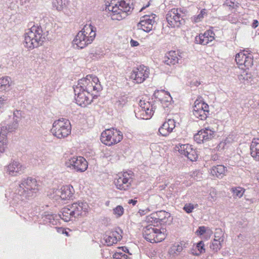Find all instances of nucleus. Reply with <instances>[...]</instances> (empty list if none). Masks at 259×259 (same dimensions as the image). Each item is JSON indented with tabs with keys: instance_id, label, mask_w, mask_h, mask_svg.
<instances>
[{
	"instance_id": "7",
	"label": "nucleus",
	"mask_w": 259,
	"mask_h": 259,
	"mask_svg": "<svg viewBox=\"0 0 259 259\" xmlns=\"http://www.w3.org/2000/svg\"><path fill=\"white\" fill-rule=\"evenodd\" d=\"M143 236L145 239L151 243L159 242L166 238V230L164 228L159 229L150 224L144 228Z\"/></svg>"
},
{
	"instance_id": "11",
	"label": "nucleus",
	"mask_w": 259,
	"mask_h": 259,
	"mask_svg": "<svg viewBox=\"0 0 259 259\" xmlns=\"http://www.w3.org/2000/svg\"><path fill=\"white\" fill-rule=\"evenodd\" d=\"M218 130V125L214 122L209 126L201 129L194 136V140L198 144H201L212 139Z\"/></svg>"
},
{
	"instance_id": "18",
	"label": "nucleus",
	"mask_w": 259,
	"mask_h": 259,
	"mask_svg": "<svg viewBox=\"0 0 259 259\" xmlns=\"http://www.w3.org/2000/svg\"><path fill=\"white\" fill-rule=\"evenodd\" d=\"M139 105L140 109L136 113V116L143 119H150L154 112V108L151 103L145 100H140Z\"/></svg>"
},
{
	"instance_id": "54",
	"label": "nucleus",
	"mask_w": 259,
	"mask_h": 259,
	"mask_svg": "<svg viewBox=\"0 0 259 259\" xmlns=\"http://www.w3.org/2000/svg\"><path fill=\"white\" fill-rule=\"evenodd\" d=\"M8 100L7 97L3 96L0 97V108L4 107L5 104H6Z\"/></svg>"
},
{
	"instance_id": "38",
	"label": "nucleus",
	"mask_w": 259,
	"mask_h": 259,
	"mask_svg": "<svg viewBox=\"0 0 259 259\" xmlns=\"http://www.w3.org/2000/svg\"><path fill=\"white\" fill-rule=\"evenodd\" d=\"M223 242H219L217 240H213L210 245L211 250L214 252H217L222 247V243Z\"/></svg>"
},
{
	"instance_id": "13",
	"label": "nucleus",
	"mask_w": 259,
	"mask_h": 259,
	"mask_svg": "<svg viewBox=\"0 0 259 259\" xmlns=\"http://www.w3.org/2000/svg\"><path fill=\"white\" fill-rule=\"evenodd\" d=\"M76 103L81 107H86L90 104L93 99L97 97L92 93L84 90L78 86L74 89Z\"/></svg>"
},
{
	"instance_id": "15",
	"label": "nucleus",
	"mask_w": 259,
	"mask_h": 259,
	"mask_svg": "<svg viewBox=\"0 0 259 259\" xmlns=\"http://www.w3.org/2000/svg\"><path fill=\"white\" fill-rule=\"evenodd\" d=\"M74 192L73 187L70 185L62 186L61 189H53L50 193V197L56 200L61 199L67 200L70 199Z\"/></svg>"
},
{
	"instance_id": "5",
	"label": "nucleus",
	"mask_w": 259,
	"mask_h": 259,
	"mask_svg": "<svg viewBox=\"0 0 259 259\" xmlns=\"http://www.w3.org/2000/svg\"><path fill=\"white\" fill-rule=\"evenodd\" d=\"M19 194L26 199L34 198L38 191L36 180L31 178L24 179L21 181L18 189Z\"/></svg>"
},
{
	"instance_id": "49",
	"label": "nucleus",
	"mask_w": 259,
	"mask_h": 259,
	"mask_svg": "<svg viewBox=\"0 0 259 259\" xmlns=\"http://www.w3.org/2000/svg\"><path fill=\"white\" fill-rule=\"evenodd\" d=\"M127 98L125 97H120L118 101H116V105L118 107H122L123 105L125 104L127 102Z\"/></svg>"
},
{
	"instance_id": "21",
	"label": "nucleus",
	"mask_w": 259,
	"mask_h": 259,
	"mask_svg": "<svg viewBox=\"0 0 259 259\" xmlns=\"http://www.w3.org/2000/svg\"><path fill=\"white\" fill-rule=\"evenodd\" d=\"M155 17L156 15L154 14L143 16L137 24L138 29L146 32H149L152 30L153 25L155 23Z\"/></svg>"
},
{
	"instance_id": "51",
	"label": "nucleus",
	"mask_w": 259,
	"mask_h": 259,
	"mask_svg": "<svg viewBox=\"0 0 259 259\" xmlns=\"http://www.w3.org/2000/svg\"><path fill=\"white\" fill-rule=\"evenodd\" d=\"M217 191L215 188H211L209 190V196L214 200L217 198Z\"/></svg>"
},
{
	"instance_id": "31",
	"label": "nucleus",
	"mask_w": 259,
	"mask_h": 259,
	"mask_svg": "<svg viewBox=\"0 0 259 259\" xmlns=\"http://www.w3.org/2000/svg\"><path fill=\"white\" fill-rule=\"evenodd\" d=\"M7 127L0 128V153H3L7 147L8 140L6 130Z\"/></svg>"
},
{
	"instance_id": "27",
	"label": "nucleus",
	"mask_w": 259,
	"mask_h": 259,
	"mask_svg": "<svg viewBox=\"0 0 259 259\" xmlns=\"http://www.w3.org/2000/svg\"><path fill=\"white\" fill-rule=\"evenodd\" d=\"M180 57V55L178 52L171 51L166 54L164 62L168 65H175L178 63Z\"/></svg>"
},
{
	"instance_id": "39",
	"label": "nucleus",
	"mask_w": 259,
	"mask_h": 259,
	"mask_svg": "<svg viewBox=\"0 0 259 259\" xmlns=\"http://www.w3.org/2000/svg\"><path fill=\"white\" fill-rule=\"evenodd\" d=\"M195 249H197V251L195 253L193 252V254L196 255H199L202 253H203L205 251V249L204 248V243L201 241L197 243Z\"/></svg>"
},
{
	"instance_id": "41",
	"label": "nucleus",
	"mask_w": 259,
	"mask_h": 259,
	"mask_svg": "<svg viewBox=\"0 0 259 259\" xmlns=\"http://www.w3.org/2000/svg\"><path fill=\"white\" fill-rule=\"evenodd\" d=\"M206 13L205 9L202 10L198 15L194 16L192 17V21L195 23H197L202 21L204 16L206 15Z\"/></svg>"
},
{
	"instance_id": "25",
	"label": "nucleus",
	"mask_w": 259,
	"mask_h": 259,
	"mask_svg": "<svg viewBox=\"0 0 259 259\" xmlns=\"http://www.w3.org/2000/svg\"><path fill=\"white\" fill-rule=\"evenodd\" d=\"M214 39V33L211 30L206 31L204 33L200 34L196 37V41L201 45H206Z\"/></svg>"
},
{
	"instance_id": "37",
	"label": "nucleus",
	"mask_w": 259,
	"mask_h": 259,
	"mask_svg": "<svg viewBox=\"0 0 259 259\" xmlns=\"http://www.w3.org/2000/svg\"><path fill=\"white\" fill-rule=\"evenodd\" d=\"M231 191L234 198H241L245 192V189L240 187H235L232 188Z\"/></svg>"
},
{
	"instance_id": "8",
	"label": "nucleus",
	"mask_w": 259,
	"mask_h": 259,
	"mask_svg": "<svg viewBox=\"0 0 259 259\" xmlns=\"http://www.w3.org/2000/svg\"><path fill=\"white\" fill-rule=\"evenodd\" d=\"M77 86L92 93L97 96L99 91L101 90L98 78L93 75H88L85 77L79 80Z\"/></svg>"
},
{
	"instance_id": "61",
	"label": "nucleus",
	"mask_w": 259,
	"mask_h": 259,
	"mask_svg": "<svg viewBox=\"0 0 259 259\" xmlns=\"http://www.w3.org/2000/svg\"><path fill=\"white\" fill-rule=\"evenodd\" d=\"M121 248L123 252H126V251H128V249L126 247H122Z\"/></svg>"
},
{
	"instance_id": "9",
	"label": "nucleus",
	"mask_w": 259,
	"mask_h": 259,
	"mask_svg": "<svg viewBox=\"0 0 259 259\" xmlns=\"http://www.w3.org/2000/svg\"><path fill=\"white\" fill-rule=\"evenodd\" d=\"M122 139V132L114 128L106 129L101 135V142L108 146L116 145Z\"/></svg>"
},
{
	"instance_id": "44",
	"label": "nucleus",
	"mask_w": 259,
	"mask_h": 259,
	"mask_svg": "<svg viewBox=\"0 0 259 259\" xmlns=\"http://www.w3.org/2000/svg\"><path fill=\"white\" fill-rule=\"evenodd\" d=\"M227 19L232 24H237L238 21H240V19H239V13H233L229 15Z\"/></svg>"
},
{
	"instance_id": "24",
	"label": "nucleus",
	"mask_w": 259,
	"mask_h": 259,
	"mask_svg": "<svg viewBox=\"0 0 259 259\" xmlns=\"http://www.w3.org/2000/svg\"><path fill=\"white\" fill-rule=\"evenodd\" d=\"M175 127V121L172 119H168L159 128L158 133L163 137H167L173 131Z\"/></svg>"
},
{
	"instance_id": "48",
	"label": "nucleus",
	"mask_w": 259,
	"mask_h": 259,
	"mask_svg": "<svg viewBox=\"0 0 259 259\" xmlns=\"http://www.w3.org/2000/svg\"><path fill=\"white\" fill-rule=\"evenodd\" d=\"M102 156L106 158H110L111 159L110 157L113 155V152L110 150L106 149L102 151Z\"/></svg>"
},
{
	"instance_id": "53",
	"label": "nucleus",
	"mask_w": 259,
	"mask_h": 259,
	"mask_svg": "<svg viewBox=\"0 0 259 259\" xmlns=\"http://www.w3.org/2000/svg\"><path fill=\"white\" fill-rule=\"evenodd\" d=\"M226 4L232 8H234L235 7H237L238 5V3L235 2V1H232L231 0H228L226 2Z\"/></svg>"
},
{
	"instance_id": "57",
	"label": "nucleus",
	"mask_w": 259,
	"mask_h": 259,
	"mask_svg": "<svg viewBox=\"0 0 259 259\" xmlns=\"http://www.w3.org/2000/svg\"><path fill=\"white\" fill-rule=\"evenodd\" d=\"M258 24H259L258 21L257 20H254L251 24V27L253 28H255L258 26Z\"/></svg>"
},
{
	"instance_id": "58",
	"label": "nucleus",
	"mask_w": 259,
	"mask_h": 259,
	"mask_svg": "<svg viewBox=\"0 0 259 259\" xmlns=\"http://www.w3.org/2000/svg\"><path fill=\"white\" fill-rule=\"evenodd\" d=\"M137 202V201L134 199H130L128 201V204H132L133 205H135Z\"/></svg>"
},
{
	"instance_id": "46",
	"label": "nucleus",
	"mask_w": 259,
	"mask_h": 259,
	"mask_svg": "<svg viewBox=\"0 0 259 259\" xmlns=\"http://www.w3.org/2000/svg\"><path fill=\"white\" fill-rule=\"evenodd\" d=\"M145 221L147 223L151 224L157 223V220L155 216V213H151L150 215L146 217Z\"/></svg>"
},
{
	"instance_id": "20",
	"label": "nucleus",
	"mask_w": 259,
	"mask_h": 259,
	"mask_svg": "<svg viewBox=\"0 0 259 259\" xmlns=\"http://www.w3.org/2000/svg\"><path fill=\"white\" fill-rule=\"evenodd\" d=\"M25 167L19 161H11L6 167L5 170L7 175L11 177H16L24 172Z\"/></svg>"
},
{
	"instance_id": "36",
	"label": "nucleus",
	"mask_w": 259,
	"mask_h": 259,
	"mask_svg": "<svg viewBox=\"0 0 259 259\" xmlns=\"http://www.w3.org/2000/svg\"><path fill=\"white\" fill-rule=\"evenodd\" d=\"M192 146L189 144H179L176 146V150L182 155H186L189 150H191Z\"/></svg>"
},
{
	"instance_id": "32",
	"label": "nucleus",
	"mask_w": 259,
	"mask_h": 259,
	"mask_svg": "<svg viewBox=\"0 0 259 259\" xmlns=\"http://www.w3.org/2000/svg\"><path fill=\"white\" fill-rule=\"evenodd\" d=\"M198 236H202L205 239H209L213 234L212 230L209 227L205 226H200L196 231Z\"/></svg>"
},
{
	"instance_id": "17",
	"label": "nucleus",
	"mask_w": 259,
	"mask_h": 259,
	"mask_svg": "<svg viewBox=\"0 0 259 259\" xmlns=\"http://www.w3.org/2000/svg\"><path fill=\"white\" fill-rule=\"evenodd\" d=\"M209 106L203 101L196 100L193 106V114L197 118L204 120L209 113Z\"/></svg>"
},
{
	"instance_id": "35",
	"label": "nucleus",
	"mask_w": 259,
	"mask_h": 259,
	"mask_svg": "<svg viewBox=\"0 0 259 259\" xmlns=\"http://www.w3.org/2000/svg\"><path fill=\"white\" fill-rule=\"evenodd\" d=\"M112 213L116 219H119L123 215L124 213V208L122 206L118 205L113 208Z\"/></svg>"
},
{
	"instance_id": "26",
	"label": "nucleus",
	"mask_w": 259,
	"mask_h": 259,
	"mask_svg": "<svg viewBox=\"0 0 259 259\" xmlns=\"http://www.w3.org/2000/svg\"><path fill=\"white\" fill-rule=\"evenodd\" d=\"M209 172L211 176L218 179H222L226 175L227 168L223 165H217L211 167Z\"/></svg>"
},
{
	"instance_id": "22",
	"label": "nucleus",
	"mask_w": 259,
	"mask_h": 259,
	"mask_svg": "<svg viewBox=\"0 0 259 259\" xmlns=\"http://www.w3.org/2000/svg\"><path fill=\"white\" fill-rule=\"evenodd\" d=\"M122 233V231L119 228L107 232L104 238L106 245L111 246L117 243L118 241L121 239Z\"/></svg>"
},
{
	"instance_id": "59",
	"label": "nucleus",
	"mask_w": 259,
	"mask_h": 259,
	"mask_svg": "<svg viewBox=\"0 0 259 259\" xmlns=\"http://www.w3.org/2000/svg\"><path fill=\"white\" fill-rule=\"evenodd\" d=\"M225 143L223 142H221L220 143V144L218 145V148L219 149L220 148H221L222 149L224 148Z\"/></svg>"
},
{
	"instance_id": "42",
	"label": "nucleus",
	"mask_w": 259,
	"mask_h": 259,
	"mask_svg": "<svg viewBox=\"0 0 259 259\" xmlns=\"http://www.w3.org/2000/svg\"><path fill=\"white\" fill-rule=\"evenodd\" d=\"M213 240H217L219 242H224V234L221 229H217L214 234Z\"/></svg>"
},
{
	"instance_id": "12",
	"label": "nucleus",
	"mask_w": 259,
	"mask_h": 259,
	"mask_svg": "<svg viewBox=\"0 0 259 259\" xmlns=\"http://www.w3.org/2000/svg\"><path fill=\"white\" fill-rule=\"evenodd\" d=\"M65 165L70 170L82 172L87 169L88 163L84 157L74 156L68 158L66 160Z\"/></svg>"
},
{
	"instance_id": "23",
	"label": "nucleus",
	"mask_w": 259,
	"mask_h": 259,
	"mask_svg": "<svg viewBox=\"0 0 259 259\" xmlns=\"http://www.w3.org/2000/svg\"><path fill=\"white\" fill-rule=\"evenodd\" d=\"M153 96L155 99L160 102L163 107H167L172 100L170 94L164 90L156 91Z\"/></svg>"
},
{
	"instance_id": "50",
	"label": "nucleus",
	"mask_w": 259,
	"mask_h": 259,
	"mask_svg": "<svg viewBox=\"0 0 259 259\" xmlns=\"http://www.w3.org/2000/svg\"><path fill=\"white\" fill-rule=\"evenodd\" d=\"M194 208L195 207L193 204L188 203L185 205L184 207V209L187 213H189L192 212Z\"/></svg>"
},
{
	"instance_id": "60",
	"label": "nucleus",
	"mask_w": 259,
	"mask_h": 259,
	"mask_svg": "<svg viewBox=\"0 0 259 259\" xmlns=\"http://www.w3.org/2000/svg\"><path fill=\"white\" fill-rule=\"evenodd\" d=\"M150 5V2H148V4L145 6L142 7V8L141 9L140 11H142L144 9H146L147 7H148Z\"/></svg>"
},
{
	"instance_id": "30",
	"label": "nucleus",
	"mask_w": 259,
	"mask_h": 259,
	"mask_svg": "<svg viewBox=\"0 0 259 259\" xmlns=\"http://www.w3.org/2000/svg\"><path fill=\"white\" fill-rule=\"evenodd\" d=\"M183 249L182 243H175L168 249V255L171 258H175L181 253Z\"/></svg>"
},
{
	"instance_id": "45",
	"label": "nucleus",
	"mask_w": 259,
	"mask_h": 259,
	"mask_svg": "<svg viewBox=\"0 0 259 259\" xmlns=\"http://www.w3.org/2000/svg\"><path fill=\"white\" fill-rule=\"evenodd\" d=\"M22 117V112L20 110H15L13 112V120L20 122Z\"/></svg>"
},
{
	"instance_id": "28",
	"label": "nucleus",
	"mask_w": 259,
	"mask_h": 259,
	"mask_svg": "<svg viewBox=\"0 0 259 259\" xmlns=\"http://www.w3.org/2000/svg\"><path fill=\"white\" fill-rule=\"evenodd\" d=\"M250 155L253 159L259 161V138H253L250 146Z\"/></svg>"
},
{
	"instance_id": "3",
	"label": "nucleus",
	"mask_w": 259,
	"mask_h": 259,
	"mask_svg": "<svg viewBox=\"0 0 259 259\" xmlns=\"http://www.w3.org/2000/svg\"><path fill=\"white\" fill-rule=\"evenodd\" d=\"M96 28L91 24L85 25L73 39V47L80 49L87 47L94 40L96 35Z\"/></svg>"
},
{
	"instance_id": "56",
	"label": "nucleus",
	"mask_w": 259,
	"mask_h": 259,
	"mask_svg": "<svg viewBox=\"0 0 259 259\" xmlns=\"http://www.w3.org/2000/svg\"><path fill=\"white\" fill-rule=\"evenodd\" d=\"M130 45L132 47H137L139 45V43L137 40L132 39L130 41Z\"/></svg>"
},
{
	"instance_id": "43",
	"label": "nucleus",
	"mask_w": 259,
	"mask_h": 259,
	"mask_svg": "<svg viewBox=\"0 0 259 259\" xmlns=\"http://www.w3.org/2000/svg\"><path fill=\"white\" fill-rule=\"evenodd\" d=\"M19 123L13 120L12 123L8 124L7 126H3L2 127H7L6 133L7 134L8 132H13L17 130L19 127Z\"/></svg>"
},
{
	"instance_id": "4",
	"label": "nucleus",
	"mask_w": 259,
	"mask_h": 259,
	"mask_svg": "<svg viewBox=\"0 0 259 259\" xmlns=\"http://www.w3.org/2000/svg\"><path fill=\"white\" fill-rule=\"evenodd\" d=\"M89 206L86 202L78 201L62 209L61 219L65 222H69L73 218L85 215L89 211Z\"/></svg>"
},
{
	"instance_id": "2",
	"label": "nucleus",
	"mask_w": 259,
	"mask_h": 259,
	"mask_svg": "<svg viewBox=\"0 0 259 259\" xmlns=\"http://www.w3.org/2000/svg\"><path fill=\"white\" fill-rule=\"evenodd\" d=\"M24 38V47L32 50L42 45L46 40V35L40 26L34 25L26 31Z\"/></svg>"
},
{
	"instance_id": "62",
	"label": "nucleus",
	"mask_w": 259,
	"mask_h": 259,
	"mask_svg": "<svg viewBox=\"0 0 259 259\" xmlns=\"http://www.w3.org/2000/svg\"><path fill=\"white\" fill-rule=\"evenodd\" d=\"M256 180L259 182V172H258L255 176Z\"/></svg>"
},
{
	"instance_id": "10",
	"label": "nucleus",
	"mask_w": 259,
	"mask_h": 259,
	"mask_svg": "<svg viewBox=\"0 0 259 259\" xmlns=\"http://www.w3.org/2000/svg\"><path fill=\"white\" fill-rule=\"evenodd\" d=\"M168 26L171 28H178L185 24V21L183 12L179 9L174 8L169 10L166 15Z\"/></svg>"
},
{
	"instance_id": "1",
	"label": "nucleus",
	"mask_w": 259,
	"mask_h": 259,
	"mask_svg": "<svg viewBox=\"0 0 259 259\" xmlns=\"http://www.w3.org/2000/svg\"><path fill=\"white\" fill-rule=\"evenodd\" d=\"M132 10L130 0H119L117 2L112 0L106 7V11L108 12L111 18L118 21L125 18Z\"/></svg>"
},
{
	"instance_id": "19",
	"label": "nucleus",
	"mask_w": 259,
	"mask_h": 259,
	"mask_svg": "<svg viewBox=\"0 0 259 259\" xmlns=\"http://www.w3.org/2000/svg\"><path fill=\"white\" fill-rule=\"evenodd\" d=\"M235 61L239 67L242 69H249L253 65L252 55L245 51L237 54L235 56Z\"/></svg>"
},
{
	"instance_id": "40",
	"label": "nucleus",
	"mask_w": 259,
	"mask_h": 259,
	"mask_svg": "<svg viewBox=\"0 0 259 259\" xmlns=\"http://www.w3.org/2000/svg\"><path fill=\"white\" fill-rule=\"evenodd\" d=\"M185 156L192 161H196L198 158L197 152L192 147H191V150L188 151Z\"/></svg>"
},
{
	"instance_id": "34",
	"label": "nucleus",
	"mask_w": 259,
	"mask_h": 259,
	"mask_svg": "<svg viewBox=\"0 0 259 259\" xmlns=\"http://www.w3.org/2000/svg\"><path fill=\"white\" fill-rule=\"evenodd\" d=\"M12 84L11 78L9 76H4L0 78V92L8 90Z\"/></svg>"
},
{
	"instance_id": "33",
	"label": "nucleus",
	"mask_w": 259,
	"mask_h": 259,
	"mask_svg": "<svg viewBox=\"0 0 259 259\" xmlns=\"http://www.w3.org/2000/svg\"><path fill=\"white\" fill-rule=\"evenodd\" d=\"M155 216L158 223L164 224L167 222L168 219L170 217V214L165 211H160L155 212Z\"/></svg>"
},
{
	"instance_id": "55",
	"label": "nucleus",
	"mask_w": 259,
	"mask_h": 259,
	"mask_svg": "<svg viewBox=\"0 0 259 259\" xmlns=\"http://www.w3.org/2000/svg\"><path fill=\"white\" fill-rule=\"evenodd\" d=\"M149 211H150V209L148 208H147L144 209H139L138 213L140 216H142V215L147 214L148 212H149Z\"/></svg>"
},
{
	"instance_id": "52",
	"label": "nucleus",
	"mask_w": 259,
	"mask_h": 259,
	"mask_svg": "<svg viewBox=\"0 0 259 259\" xmlns=\"http://www.w3.org/2000/svg\"><path fill=\"white\" fill-rule=\"evenodd\" d=\"M239 19L240 21H238V23L246 24L247 21V16L245 14H239Z\"/></svg>"
},
{
	"instance_id": "6",
	"label": "nucleus",
	"mask_w": 259,
	"mask_h": 259,
	"mask_svg": "<svg viewBox=\"0 0 259 259\" xmlns=\"http://www.w3.org/2000/svg\"><path fill=\"white\" fill-rule=\"evenodd\" d=\"M71 125L69 120L64 118L55 120L51 129L53 135L58 139L68 137L71 134Z\"/></svg>"
},
{
	"instance_id": "47",
	"label": "nucleus",
	"mask_w": 259,
	"mask_h": 259,
	"mask_svg": "<svg viewBox=\"0 0 259 259\" xmlns=\"http://www.w3.org/2000/svg\"><path fill=\"white\" fill-rule=\"evenodd\" d=\"M113 259H127V255L124 253L120 251V248L118 251L116 252L113 255Z\"/></svg>"
},
{
	"instance_id": "14",
	"label": "nucleus",
	"mask_w": 259,
	"mask_h": 259,
	"mask_svg": "<svg viewBox=\"0 0 259 259\" xmlns=\"http://www.w3.org/2000/svg\"><path fill=\"white\" fill-rule=\"evenodd\" d=\"M134 174L132 172L124 171L119 175L114 180V184L117 189L126 191L130 189L133 181Z\"/></svg>"
},
{
	"instance_id": "29",
	"label": "nucleus",
	"mask_w": 259,
	"mask_h": 259,
	"mask_svg": "<svg viewBox=\"0 0 259 259\" xmlns=\"http://www.w3.org/2000/svg\"><path fill=\"white\" fill-rule=\"evenodd\" d=\"M69 0H53V9L59 12H64L67 9Z\"/></svg>"
},
{
	"instance_id": "16",
	"label": "nucleus",
	"mask_w": 259,
	"mask_h": 259,
	"mask_svg": "<svg viewBox=\"0 0 259 259\" xmlns=\"http://www.w3.org/2000/svg\"><path fill=\"white\" fill-rule=\"evenodd\" d=\"M149 69L146 66L141 65L133 69L130 77L134 83H141L149 77Z\"/></svg>"
}]
</instances>
